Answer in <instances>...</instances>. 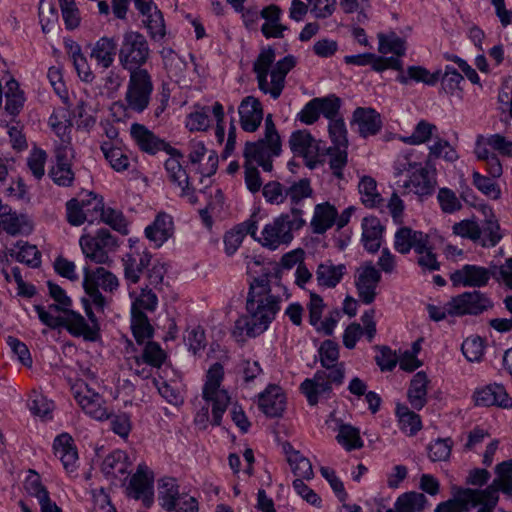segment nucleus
<instances>
[{"label":"nucleus","instance_id":"f257e3e1","mask_svg":"<svg viewBox=\"0 0 512 512\" xmlns=\"http://www.w3.org/2000/svg\"><path fill=\"white\" fill-rule=\"evenodd\" d=\"M281 297L272 293L266 278H255L246 299V314L234 324L232 334L239 341L263 334L281 309Z\"/></svg>","mask_w":512,"mask_h":512},{"label":"nucleus","instance_id":"f03ea898","mask_svg":"<svg viewBox=\"0 0 512 512\" xmlns=\"http://www.w3.org/2000/svg\"><path fill=\"white\" fill-rule=\"evenodd\" d=\"M320 363L323 370H318L313 378L305 379L300 389L306 396L310 405H316L323 396H329L332 391V384L341 385L345 376L343 363H339L338 345L331 341L325 340L319 350Z\"/></svg>","mask_w":512,"mask_h":512},{"label":"nucleus","instance_id":"7ed1b4c3","mask_svg":"<svg viewBox=\"0 0 512 512\" xmlns=\"http://www.w3.org/2000/svg\"><path fill=\"white\" fill-rule=\"evenodd\" d=\"M305 224L304 211L299 207L290 208L289 212L282 213L272 223L265 225L259 242L271 250L288 245L293 240V231L300 230Z\"/></svg>","mask_w":512,"mask_h":512},{"label":"nucleus","instance_id":"20e7f679","mask_svg":"<svg viewBox=\"0 0 512 512\" xmlns=\"http://www.w3.org/2000/svg\"><path fill=\"white\" fill-rule=\"evenodd\" d=\"M146 37L137 31H126L118 49V61L122 69L131 73L148 72L143 68L151 57Z\"/></svg>","mask_w":512,"mask_h":512},{"label":"nucleus","instance_id":"39448f33","mask_svg":"<svg viewBox=\"0 0 512 512\" xmlns=\"http://www.w3.org/2000/svg\"><path fill=\"white\" fill-rule=\"evenodd\" d=\"M224 379V368L219 362L214 363L206 374V381L203 386L202 396L205 402L212 404L211 424L219 426L222 421L230 397L226 390L221 388Z\"/></svg>","mask_w":512,"mask_h":512},{"label":"nucleus","instance_id":"423d86ee","mask_svg":"<svg viewBox=\"0 0 512 512\" xmlns=\"http://www.w3.org/2000/svg\"><path fill=\"white\" fill-rule=\"evenodd\" d=\"M79 245L85 257L95 264H108L109 254L119 247L118 238L105 228L98 229L94 235L83 234Z\"/></svg>","mask_w":512,"mask_h":512},{"label":"nucleus","instance_id":"0eeeda50","mask_svg":"<svg viewBox=\"0 0 512 512\" xmlns=\"http://www.w3.org/2000/svg\"><path fill=\"white\" fill-rule=\"evenodd\" d=\"M152 92L153 82L149 72L129 74L125 94L127 108L133 112L142 113L150 103Z\"/></svg>","mask_w":512,"mask_h":512},{"label":"nucleus","instance_id":"6e6552de","mask_svg":"<svg viewBox=\"0 0 512 512\" xmlns=\"http://www.w3.org/2000/svg\"><path fill=\"white\" fill-rule=\"evenodd\" d=\"M85 313L90 321L78 312L71 309L63 313V325L73 337H82L85 341L96 342L100 338V327L95 314L86 302H84Z\"/></svg>","mask_w":512,"mask_h":512},{"label":"nucleus","instance_id":"1a4fd4ad","mask_svg":"<svg viewBox=\"0 0 512 512\" xmlns=\"http://www.w3.org/2000/svg\"><path fill=\"white\" fill-rule=\"evenodd\" d=\"M496 265L489 267L465 264L450 273V281L455 287H485L493 276H496Z\"/></svg>","mask_w":512,"mask_h":512},{"label":"nucleus","instance_id":"9d476101","mask_svg":"<svg viewBox=\"0 0 512 512\" xmlns=\"http://www.w3.org/2000/svg\"><path fill=\"white\" fill-rule=\"evenodd\" d=\"M493 307V302L479 290L466 291L452 297L451 309L455 316L480 315Z\"/></svg>","mask_w":512,"mask_h":512},{"label":"nucleus","instance_id":"9b49d317","mask_svg":"<svg viewBox=\"0 0 512 512\" xmlns=\"http://www.w3.org/2000/svg\"><path fill=\"white\" fill-rule=\"evenodd\" d=\"M381 281V273L374 264L364 262L358 269L355 276V286L358 296L364 304H371L377 295V287Z\"/></svg>","mask_w":512,"mask_h":512},{"label":"nucleus","instance_id":"f8f14e48","mask_svg":"<svg viewBox=\"0 0 512 512\" xmlns=\"http://www.w3.org/2000/svg\"><path fill=\"white\" fill-rule=\"evenodd\" d=\"M130 134L142 152L151 155L160 151L178 154V149L170 146L164 139L158 137L143 124L133 123L130 127Z\"/></svg>","mask_w":512,"mask_h":512},{"label":"nucleus","instance_id":"ddd939ff","mask_svg":"<svg viewBox=\"0 0 512 512\" xmlns=\"http://www.w3.org/2000/svg\"><path fill=\"white\" fill-rule=\"evenodd\" d=\"M74 398L90 417L99 421L109 419L110 414L104 406L103 398L90 389L88 385L77 386L74 390Z\"/></svg>","mask_w":512,"mask_h":512},{"label":"nucleus","instance_id":"4468645a","mask_svg":"<svg viewBox=\"0 0 512 512\" xmlns=\"http://www.w3.org/2000/svg\"><path fill=\"white\" fill-rule=\"evenodd\" d=\"M289 146L292 152L305 159L306 165L314 168L318 162L319 143L306 130H298L291 134Z\"/></svg>","mask_w":512,"mask_h":512},{"label":"nucleus","instance_id":"2eb2a0df","mask_svg":"<svg viewBox=\"0 0 512 512\" xmlns=\"http://www.w3.org/2000/svg\"><path fill=\"white\" fill-rule=\"evenodd\" d=\"M403 194L413 193L420 200L431 196L436 187V179L433 173L421 166L418 170L409 174L407 180L401 185Z\"/></svg>","mask_w":512,"mask_h":512},{"label":"nucleus","instance_id":"dca6fc26","mask_svg":"<svg viewBox=\"0 0 512 512\" xmlns=\"http://www.w3.org/2000/svg\"><path fill=\"white\" fill-rule=\"evenodd\" d=\"M149 469L146 464L141 463L136 473L131 477L128 491L129 496L141 500L145 507H150L154 501L153 478L148 475Z\"/></svg>","mask_w":512,"mask_h":512},{"label":"nucleus","instance_id":"f3484780","mask_svg":"<svg viewBox=\"0 0 512 512\" xmlns=\"http://www.w3.org/2000/svg\"><path fill=\"white\" fill-rule=\"evenodd\" d=\"M428 244V234L407 226L400 227L394 235V249L400 254H408L411 250L422 253Z\"/></svg>","mask_w":512,"mask_h":512},{"label":"nucleus","instance_id":"a211bd4d","mask_svg":"<svg viewBox=\"0 0 512 512\" xmlns=\"http://www.w3.org/2000/svg\"><path fill=\"white\" fill-rule=\"evenodd\" d=\"M477 489L453 487V498L439 503L434 512H469L475 507Z\"/></svg>","mask_w":512,"mask_h":512},{"label":"nucleus","instance_id":"6ab92c4d","mask_svg":"<svg viewBox=\"0 0 512 512\" xmlns=\"http://www.w3.org/2000/svg\"><path fill=\"white\" fill-rule=\"evenodd\" d=\"M238 114L241 128L246 132H255L263 120L262 104L254 96H246L238 107Z\"/></svg>","mask_w":512,"mask_h":512},{"label":"nucleus","instance_id":"aec40b11","mask_svg":"<svg viewBox=\"0 0 512 512\" xmlns=\"http://www.w3.org/2000/svg\"><path fill=\"white\" fill-rule=\"evenodd\" d=\"M473 397L477 406H498L505 409L512 407V398L500 384H489L477 389Z\"/></svg>","mask_w":512,"mask_h":512},{"label":"nucleus","instance_id":"412c9836","mask_svg":"<svg viewBox=\"0 0 512 512\" xmlns=\"http://www.w3.org/2000/svg\"><path fill=\"white\" fill-rule=\"evenodd\" d=\"M296 58L293 55H287L281 60L277 61L270 72V88L268 95L276 100L278 99L286 84L287 74L295 67Z\"/></svg>","mask_w":512,"mask_h":512},{"label":"nucleus","instance_id":"4be33fe9","mask_svg":"<svg viewBox=\"0 0 512 512\" xmlns=\"http://www.w3.org/2000/svg\"><path fill=\"white\" fill-rule=\"evenodd\" d=\"M118 55V44L115 38L103 36L99 38L91 47L90 58L94 60L98 67L109 69Z\"/></svg>","mask_w":512,"mask_h":512},{"label":"nucleus","instance_id":"5701e85b","mask_svg":"<svg viewBox=\"0 0 512 512\" xmlns=\"http://www.w3.org/2000/svg\"><path fill=\"white\" fill-rule=\"evenodd\" d=\"M151 262V254L143 251L139 252H128L122 257V265L124 270V277L130 284H136L139 282L143 270L149 267Z\"/></svg>","mask_w":512,"mask_h":512},{"label":"nucleus","instance_id":"b1692460","mask_svg":"<svg viewBox=\"0 0 512 512\" xmlns=\"http://www.w3.org/2000/svg\"><path fill=\"white\" fill-rule=\"evenodd\" d=\"M173 230L174 223L172 217L162 212L145 228V235L156 248H159L173 235Z\"/></svg>","mask_w":512,"mask_h":512},{"label":"nucleus","instance_id":"393cba45","mask_svg":"<svg viewBox=\"0 0 512 512\" xmlns=\"http://www.w3.org/2000/svg\"><path fill=\"white\" fill-rule=\"evenodd\" d=\"M276 58L275 50L271 47L263 48L253 63V72L256 74L258 88L264 94H268L270 88V75Z\"/></svg>","mask_w":512,"mask_h":512},{"label":"nucleus","instance_id":"a878e982","mask_svg":"<svg viewBox=\"0 0 512 512\" xmlns=\"http://www.w3.org/2000/svg\"><path fill=\"white\" fill-rule=\"evenodd\" d=\"M53 449L64 469L69 473L74 472L77 468L78 453L72 437L67 433L58 435L54 440Z\"/></svg>","mask_w":512,"mask_h":512},{"label":"nucleus","instance_id":"bb28decb","mask_svg":"<svg viewBox=\"0 0 512 512\" xmlns=\"http://www.w3.org/2000/svg\"><path fill=\"white\" fill-rule=\"evenodd\" d=\"M499 491L510 492L511 487L508 483L493 480L485 489H477L478 494L475 496V501L478 502L475 504V507L480 506L477 512H493L499 501Z\"/></svg>","mask_w":512,"mask_h":512},{"label":"nucleus","instance_id":"cd10ccee","mask_svg":"<svg viewBox=\"0 0 512 512\" xmlns=\"http://www.w3.org/2000/svg\"><path fill=\"white\" fill-rule=\"evenodd\" d=\"M353 122L358 125V132L363 137L377 134L382 127L380 114L373 108H356Z\"/></svg>","mask_w":512,"mask_h":512},{"label":"nucleus","instance_id":"c85d7f7f","mask_svg":"<svg viewBox=\"0 0 512 512\" xmlns=\"http://www.w3.org/2000/svg\"><path fill=\"white\" fill-rule=\"evenodd\" d=\"M259 408L268 417L281 416L285 409V396L277 386H269L259 395Z\"/></svg>","mask_w":512,"mask_h":512},{"label":"nucleus","instance_id":"c756f323","mask_svg":"<svg viewBox=\"0 0 512 512\" xmlns=\"http://www.w3.org/2000/svg\"><path fill=\"white\" fill-rule=\"evenodd\" d=\"M362 243L364 248L375 253L379 250L382 241L384 226L375 216L365 217L362 220Z\"/></svg>","mask_w":512,"mask_h":512},{"label":"nucleus","instance_id":"7c9ffc66","mask_svg":"<svg viewBox=\"0 0 512 512\" xmlns=\"http://www.w3.org/2000/svg\"><path fill=\"white\" fill-rule=\"evenodd\" d=\"M271 149V145H264L263 142H247L244 148V157L247 162L256 163L266 172L272 171L271 158L277 157Z\"/></svg>","mask_w":512,"mask_h":512},{"label":"nucleus","instance_id":"2f4dec72","mask_svg":"<svg viewBox=\"0 0 512 512\" xmlns=\"http://www.w3.org/2000/svg\"><path fill=\"white\" fill-rule=\"evenodd\" d=\"M345 264L335 265L331 260H326L317 266L315 275L319 286L335 288L346 274Z\"/></svg>","mask_w":512,"mask_h":512},{"label":"nucleus","instance_id":"473e14b6","mask_svg":"<svg viewBox=\"0 0 512 512\" xmlns=\"http://www.w3.org/2000/svg\"><path fill=\"white\" fill-rule=\"evenodd\" d=\"M336 208L328 202L317 204L311 220V227L314 233L323 234L330 229L337 217Z\"/></svg>","mask_w":512,"mask_h":512},{"label":"nucleus","instance_id":"72a5a7b5","mask_svg":"<svg viewBox=\"0 0 512 512\" xmlns=\"http://www.w3.org/2000/svg\"><path fill=\"white\" fill-rule=\"evenodd\" d=\"M92 199L79 201L76 198L70 199L66 203V216L69 224L73 226H80L85 221L93 223L95 217L90 213V205Z\"/></svg>","mask_w":512,"mask_h":512},{"label":"nucleus","instance_id":"f704fd0d","mask_svg":"<svg viewBox=\"0 0 512 512\" xmlns=\"http://www.w3.org/2000/svg\"><path fill=\"white\" fill-rule=\"evenodd\" d=\"M92 205L93 210L96 211V214H99V218L102 222L121 234L128 233L127 224L120 211L112 208L105 209L102 200L96 196L92 198Z\"/></svg>","mask_w":512,"mask_h":512},{"label":"nucleus","instance_id":"c9c22d12","mask_svg":"<svg viewBox=\"0 0 512 512\" xmlns=\"http://www.w3.org/2000/svg\"><path fill=\"white\" fill-rule=\"evenodd\" d=\"M182 493L179 491L177 480L172 477L163 478L158 485V502L159 505L167 510L173 511L175 503L178 502Z\"/></svg>","mask_w":512,"mask_h":512},{"label":"nucleus","instance_id":"e433bc0d","mask_svg":"<svg viewBox=\"0 0 512 512\" xmlns=\"http://www.w3.org/2000/svg\"><path fill=\"white\" fill-rule=\"evenodd\" d=\"M427 506L429 503L423 493L410 491L398 496L393 510L395 512H422Z\"/></svg>","mask_w":512,"mask_h":512},{"label":"nucleus","instance_id":"4c0bfd02","mask_svg":"<svg viewBox=\"0 0 512 512\" xmlns=\"http://www.w3.org/2000/svg\"><path fill=\"white\" fill-rule=\"evenodd\" d=\"M475 148L491 149L502 156H512V141L501 134L478 135Z\"/></svg>","mask_w":512,"mask_h":512},{"label":"nucleus","instance_id":"58836bf2","mask_svg":"<svg viewBox=\"0 0 512 512\" xmlns=\"http://www.w3.org/2000/svg\"><path fill=\"white\" fill-rule=\"evenodd\" d=\"M428 379L422 372L415 374L408 389V399L414 409L420 410L426 404Z\"/></svg>","mask_w":512,"mask_h":512},{"label":"nucleus","instance_id":"ea45409f","mask_svg":"<svg viewBox=\"0 0 512 512\" xmlns=\"http://www.w3.org/2000/svg\"><path fill=\"white\" fill-rule=\"evenodd\" d=\"M127 455L122 450H114L108 454L101 465L102 472L107 477H118L127 472Z\"/></svg>","mask_w":512,"mask_h":512},{"label":"nucleus","instance_id":"a19ab883","mask_svg":"<svg viewBox=\"0 0 512 512\" xmlns=\"http://www.w3.org/2000/svg\"><path fill=\"white\" fill-rule=\"evenodd\" d=\"M484 214L486 219L481 227L482 237L480 243L484 247H494L502 238L500 226L490 208H485Z\"/></svg>","mask_w":512,"mask_h":512},{"label":"nucleus","instance_id":"79ce46f5","mask_svg":"<svg viewBox=\"0 0 512 512\" xmlns=\"http://www.w3.org/2000/svg\"><path fill=\"white\" fill-rule=\"evenodd\" d=\"M170 157L165 161V170L168 179L177 187H182L189 182V176L186 170L180 164L183 154L178 150V154L167 153Z\"/></svg>","mask_w":512,"mask_h":512},{"label":"nucleus","instance_id":"37998d69","mask_svg":"<svg viewBox=\"0 0 512 512\" xmlns=\"http://www.w3.org/2000/svg\"><path fill=\"white\" fill-rule=\"evenodd\" d=\"M105 159L116 172L126 171L130 166L129 157L119 147L113 146L111 142L105 141L100 146Z\"/></svg>","mask_w":512,"mask_h":512},{"label":"nucleus","instance_id":"c03bdc74","mask_svg":"<svg viewBox=\"0 0 512 512\" xmlns=\"http://www.w3.org/2000/svg\"><path fill=\"white\" fill-rule=\"evenodd\" d=\"M7 91L5 110L11 116H16L20 113L24 106L25 97L24 92L20 90L19 83L15 79H10L6 83Z\"/></svg>","mask_w":512,"mask_h":512},{"label":"nucleus","instance_id":"a18cd8bd","mask_svg":"<svg viewBox=\"0 0 512 512\" xmlns=\"http://www.w3.org/2000/svg\"><path fill=\"white\" fill-rule=\"evenodd\" d=\"M396 415L400 429L409 436L415 435L422 428L420 416L405 405H397Z\"/></svg>","mask_w":512,"mask_h":512},{"label":"nucleus","instance_id":"49530a36","mask_svg":"<svg viewBox=\"0 0 512 512\" xmlns=\"http://www.w3.org/2000/svg\"><path fill=\"white\" fill-rule=\"evenodd\" d=\"M166 358L165 352L156 342L148 341L140 357L135 358V364L140 367L147 364L153 368H160Z\"/></svg>","mask_w":512,"mask_h":512},{"label":"nucleus","instance_id":"de8ad7c7","mask_svg":"<svg viewBox=\"0 0 512 512\" xmlns=\"http://www.w3.org/2000/svg\"><path fill=\"white\" fill-rule=\"evenodd\" d=\"M313 189L310 185V180L302 178L299 181L293 182L290 186L285 188V196L291 202V208L300 207V203L311 197Z\"/></svg>","mask_w":512,"mask_h":512},{"label":"nucleus","instance_id":"09e8293b","mask_svg":"<svg viewBox=\"0 0 512 512\" xmlns=\"http://www.w3.org/2000/svg\"><path fill=\"white\" fill-rule=\"evenodd\" d=\"M131 328L133 335L139 344H142L145 341L148 342L153 336V327L144 312H134L131 314Z\"/></svg>","mask_w":512,"mask_h":512},{"label":"nucleus","instance_id":"8fccbe9b","mask_svg":"<svg viewBox=\"0 0 512 512\" xmlns=\"http://www.w3.org/2000/svg\"><path fill=\"white\" fill-rule=\"evenodd\" d=\"M358 188L362 203L366 207L374 208L382 202V197L377 191V183L372 177H363L359 182Z\"/></svg>","mask_w":512,"mask_h":512},{"label":"nucleus","instance_id":"3c124183","mask_svg":"<svg viewBox=\"0 0 512 512\" xmlns=\"http://www.w3.org/2000/svg\"><path fill=\"white\" fill-rule=\"evenodd\" d=\"M415 155L416 153L413 149H408L399 153L393 164L394 175L400 176L405 172L411 174L418 170L422 164L417 161Z\"/></svg>","mask_w":512,"mask_h":512},{"label":"nucleus","instance_id":"603ef678","mask_svg":"<svg viewBox=\"0 0 512 512\" xmlns=\"http://www.w3.org/2000/svg\"><path fill=\"white\" fill-rule=\"evenodd\" d=\"M336 439L347 451L363 447V441L360 437L359 430L349 424H342L339 427Z\"/></svg>","mask_w":512,"mask_h":512},{"label":"nucleus","instance_id":"864d4df0","mask_svg":"<svg viewBox=\"0 0 512 512\" xmlns=\"http://www.w3.org/2000/svg\"><path fill=\"white\" fill-rule=\"evenodd\" d=\"M212 108L208 106H197L195 111L187 116L186 127L190 131H204L210 126L209 114Z\"/></svg>","mask_w":512,"mask_h":512},{"label":"nucleus","instance_id":"5fc2aeb1","mask_svg":"<svg viewBox=\"0 0 512 512\" xmlns=\"http://www.w3.org/2000/svg\"><path fill=\"white\" fill-rule=\"evenodd\" d=\"M436 130L437 127L434 124H431L425 120H421L415 126L412 134L403 138V142L410 145H420L426 143L433 137V133Z\"/></svg>","mask_w":512,"mask_h":512},{"label":"nucleus","instance_id":"6e6d98bb","mask_svg":"<svg viewBox=\"0 0 512 512\" xmlns=\"http://www.w3.org/2000/svg\"><path fill=\"white\" fill-rule=\"evenodd\" d=\"M453 441L451 438H438L428 447V457L432 462L447 461L451 455Z\"/></svg>","mask_w":512,"mask_h":512},{"label":"nucleus","instance_id":"4d7b16f0","mask_svg":"<svg viewBox=\"0 0 512 512\" xmlns=\"http://www.w3.org/2000/svg\"><path fill=\"white\" fill-rule=\"evenodd\" d=\"M379 52L382 54L392 53L398 57L405 55V41L395 33L379 35Z\"/></svg>","mask_w":512,"mask_h":512},{"label":"nucleus","instance_id":"13d9d810","mask_svg":"<svg viewBox=\"0 0 512 512\" xmlns=\"http://www.w3.org/2000/svg\"><path fill=\"white\" fill-rule=\"evenodd\" d=\"M289 465L297 479L311 480L314 477L310 460L301 453H292Z\"/></svg>","mask_w":512,"mask_h":512},{"label":"nucleus","instance_id":"bf43d9fd","mask_svg":"<svg viewBox=\"0 0 512 512\" xmlns=\"http://www.w3.org/2000/svg\"><path fill=\"white\" fill-rule=\"evenodd\" d=\"M329 156V167L333 175L338 178H343V169L347 164V148L344 147H329L327 150Z\"/></svg>","mask_w":512,"mask_h":512},{"label":"nucleus","instance_id":"052dcab7","mask_svg":"<svg viewBox=\"0 0 512 512\" xmlns=\"http://www.w3.org/2000/svg\"><path fill=\"white\" fill-rule=\"evenodd\" d=\"M474 153L479 160L485 161L486 170L492 178H499L502 173V165L498 156L485 148H475Z\"/></svg>","mask_w":512,"mask_h":512},{"label":"nucleus","instance_id":"680f3d73","mask_svg":"<svg viewBox=\"0 0 512 512\" xmlns=\"http://www.w3.org/2000/svg\"><path fill=\"white\" fill-rule=\"evenodd\" d=\"M19 251L16 254L17 261L25 263L32 268L41 264V254L35 245L20 241L17 243Z\"/></svg>","mask_w":512,"mask_h":512},{"label":"nucleus","instance_id":"e2e57ef3","mask_svg":"<svg viewBox=\"0 0 512 512\" xmlns=\"http://www.w3.org/2000/svg\"><path fill=\"white\" fill-rule=\"evenodd\" d=\"M474 186L482 192L484 195L491 199H499L501 196V190L498 184L494 181V178H490L481 175L479 172L474 171L472 174Z\"/></svg>","mask_w":512,"mask_h":512},{"label":"nucleus","instance_id":"0e129e2a","mask_svg":"<svg viewBox=\"0 0 512 512\" xmlns=\"http://www.w3.org/2000/svg\"><path fill=\"white\" fill-rule=\"evenodd\" d=\"M158 306L157 295L148 288H143L139 296L133 301L131 307V314L134 312H154Z\"/></svg>","mask_w":512,"mask_h":512},{"label":"nucleus","instance_id":"69168bd1","mask_svg":"<svg viewBox=\"0 0 512 512\" xmlns=\"http://www.w3.org/2000/svg\"><path fill=\"white\" fill-rule=\"evenodd\" d=\"M154 385L157 387L159 394L170 404L178 406L183 403V396L176 385L168 383L161 377L153 379Z\"/></svg>","mask_w":512,"mask_h":512},{"label":"nucleus","instance_id":"338daca9","mask_svg":"<svg viewBox=\"0 0 512 512\" xmlns=\"http://www.w3.org/2000/svg\"><path fill=\"white\" fill-rule=\"evenodd\" d=\"M143 22L153 40L160 41L165 37L164 18L160 10L153 11L152 15L149 14Z\"/></svg>","mask_w":512,"mask_h":512},{"label":"nucleus","instance_id":"774afa93","mask_svg":"<svg viewBox=\"0 0 512 512\" xmlns=\"http://www.w3.org/2000/svg\"><path fill=\"white\" fill-rule=\"evenodd\" d=\"M320 113L330 121L338 119L341 100L334 94L326 97H316Z\"/></svg>","mask_w":512,"mask_h":512}]
</instances>
